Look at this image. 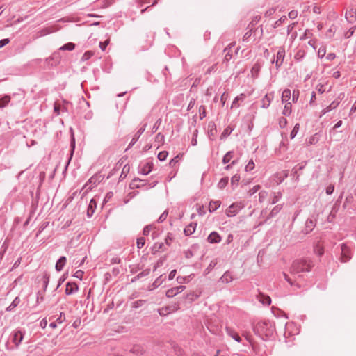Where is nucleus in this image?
Listing matches in <instances>:
<instances>
[{"label": "nucleus", "mask_w": 356, "mask_h": 356, "mask_svg": "<svg viewBox=\"0 0 356 356\" xmlns=\"http://www.w3.org/2000/svg\"><path fill=\"white\" fill-rule=\"evenodd\" d=\"M314 266L313 261L309 259H300L293 261L291 270L293 273L309 272Z\"/></svg>", "instance_id": "obj_1"}, {"label": "nucleus", "mask_w": 356, "mask_h": 356, "mask_svg": "<svg viewBox=\"0 0 356 356\" xmlns=\"http://www.w3.org/2000/svg\"><path fill=\"white\" fill-rule=\"evenodd\" d=\"M254 331L256 334L264 337L268 338L273 334L274 328L273 325L268 321L259 322L255 326Z\"/></svg>", "instance_id": "obj_2"}, {"label": "nucleus", "mask_w": 356, "mask_h": 356, "mask_svg": "<svg viewBox=\"0 0 356 356\" xmlns=\"http://www.w3.org/2000/svg\"><path fill=\"white\" fill-rule=\"evenodd\" d=\"M299 327L293 322H288L285 327V333L289 336L296 335L299 333Z\"/></svg>", "instance_id": "obj_3"}, {"label": "nucleus", "mask_w": 356, "mask_h": 356, "mask_svg": "<svg viewBox=\"0 0 356 356\" xmlns=\"http://www.w3.org/2000/svg\"><path fill=\"white\" fill-rule=\"evenodd\" d=\"M243 206L240 203H234L227 209L226 213L228 216H234L241 209Z\"/></svg>", "instance_id": "obj_4"}, {"label": "nucleus", "mask_w": 356, "mask_h": 356, "mask_svg": "<svg viewBox=\"0 0 356 356\" xmlns=\"http://www.w3.org/2000/svg\"><path fill=\"white\" fill-rule=\"evenodd\" d=\"M350 258L351 256L350 249L345 244H343L341 245V261L347 262Z\"/></svg>", "instance_id": "obj_5"}, {"label": "nucleus", "mask_w": 356, "mask_h": 356, "mask_svg": "<svg viewBox=\"0 0 356 356\" xmlns=\"http://www.w3.org/2000/svg\"><path fill=\"white\" fill-rule=\"evenodd\" d=\"M184 289H185L184 286H179L168 289L166 291V296L168 298H172V297L175 296L177 294L182 292L184 290Z\"/></svg>", "instance_id": "obj_6"}, {"label": "nucleus", "mask_w": 356, "mask_h": 356, "mask_svg": "<svg viewBox=\"0 0 356 356\" xmlns=\"http://www.w3.org/2000/svg\"><path fill=\"white\" fill-rule=\"evenodd\" d=\"M284 56H285L284 49L282 47L280 48V49L278 50V51L277 53V59L275 61L276 66L280 67L282 64L284 58Z\"/></svg>", "instance_id": "obj_7"}, {"label": "nucleus", "mask_w": 356, "mask_h": 356, "mask_svg": "<svg viewBox=\"0 0 356 356\" xmlns=\"http://www.w3.org/2000/svg\"><path fill=\"white\" fill-rule=\"evenodd\" d=\"M24 339V334L21 331H16L13 337V343L17 347Z\"/></svg>", "instance_id": "obj_8"}, {"label": "nucleus", "mask_w": 356, "mask_h": 356, "mask_svg": "<svg viewBox=\"0 0 356 356\" xmlns=\"http://www.w3.org/2000/svg\"><path fill=\"white\" fill-rule=\"evenodd\" d=\"M345 16L349 22L353 23L356 20V10L350 8L346 11Z\"/></svg>", "instance_id": "obj_9"}, {"label": "nucleus", "mask_w": 356, "mask_h": 356, "mask_svg": "<svg viewBox=\"0 0 356 356\" xmlns=\"http://www.w3.org/2000/svg\"><path fill=\"white\" fill-rule=\"evenodd\" d=\"M257 299L259 302H261L263 305H269L271 302V299L268 296H266L261 293H260L257 296Z\"/></svg>", "instance_id": "obj_10"}, {"label": "nucleus", "mask_w": 356, "mask_h": 356, "mask_svg": "<svg viewBox=\"0 0 356 356\" xmlns=\"http://www.w3.org/2000/svg\"><path fill=\"white\" fill-rule=\"evenodd\" d=\"M196 226L197 224L193 222H191L188 225H187L184 230L185 235L190 236L193 233H194L196 229Z\"/></svg>", "instance_id": "obj_11"}, {"label": "nucleus", "mask_w": 356, "mask_h": 356, "mask_svg": "<svg viewBox=\"0 0 356 356\" xmlns=\"http://www.w3.org/2000/svg\"><path fill=\"white\" fill-rule=\"evenodd\" d=\"M226 331L227 334L230 336L233 339H234L237 342L241 341V338L236 332L228 327L226 328Z\"/></svg>", "instance_id": "obj_12"}, {"label": "nucleus", "mask_w": 356, "mask_h": 356, "mask_svg": "<svg viewBox=\"0 0 356 356\" xmlns=\"http://www.w3.org/2000/svg\"><path fill=\"white\" fill-rule=\"evenodd\" d=\"M78 290V286L75 283H67L65 288V293L71 294Z\"/></svg>", "instance_id": "obj_13"}, {"label": "nucleus", "mask_w": 356, "mask_h": 356, "mask_svg": "<svg viewBox=\"0 0 356 356\" xmlns=\"http://www.w3.org/2000/svg\"><path fill=\"white\" fill-rule=\"evenodd\" d=\"M97 207V202L94 199H92L89 203L88 208V216H91L94 211L95 208Z\"/></svg>", "instance_id": "obj_14"}, {"label": "nucleus", "mask_w": 356, "mask_h": 356, "mask_svg": "<svg viewBox=\"0 0 356 356\" xmlns=\"http://www.w3.org/2000/svg\"><path fill=\"white\" fill-rule=\"evenodd\" d=\"M208 241L210 243H218L220 241V236L217 232H212L208 236Z\"/></svg>", "instance_id": "obj_15"}, {"label": "nucleus", "mask_w": 356, "mask_h": 356, "mask_svg": "<svg viewBox=\"0 0 356 356\" xmlns=\"http://www.w3.org/2000/svg\"><path fill=\"white\" fill-rule=\"evenodd\" d=\"M217 133L216 127L214 123L210 122L208 125V134L210 138L214 137Z\"/></svg>", "instance_id": "obj_16"}, {"label": "nucleus", "mask_w": 356, "mask_h": 356, "mask_svg": "<svg viewBox=\"0 0 356 356\" xmlns=\"http://www.w3.org/2000/svg\"><path fill=\"white\" fill-rule=\"evenodd\" d=\"M273 97V94L266 95L262 100V107L267 108L270 105Z\"/></svg>", "instance_id": "obj_17"}, {"label": "nucleus", "mask_w": 356, "mask_h": 356, "mask_svg": "<svg viewBox=\"0 0 356 356\" xmlns=\"http://www.w3.org/2000/svg\"><path fill=\"white\" fill-rule=\"evenodd\" d=\"M66 263V257H61L58 261L56 264V269L58 271L62 270L63 266H65Z\"/></svg>", "instance_id": "obj_18"}, {"label": "nucleus", "mask_w": 356, "mask_h": 356, "mask_svg": "<svg viewBox=\"0 0 356 356\" xmlns=\"http://www.w3.org/2000/svg\"><path fill=\"white\" fill-rule=\"evenodd\" d=\"M175 310V309L172 308V307H162L159 309V314L161 316H165L170 313H172Z\"/></svg>", "instance_id": "obj_19"}, {"label": "nucleus", "mask_w": 356, "mask_h": 356, "mask_svg": "<svg viewBox=\"0 0 356 356\" xmlns=\"http://www.w3.org/2000/svg\"><path fill=\"white\" fill-rule=\"evenodd\" d=\"M220 206V201H211L209 205V210L210 212L216 211Z\"/></svg>", "instance_id": "obj_20"}, {"label": "nucleus", "mask_w": 356, "mask_h": 356, "mask_svg": "<svg viewBox=\"0 0 356 356\" xmlns=\"http://www.w3.org/2000/svg\"><path fill=\"white\" fill-rule=\"evenodd\" d=\"M291 90L289 89H285L282 95V102H286L291 98Z\"/></svg>", "instance_id": "obj_21"}, {"label": "nucleus", "mask_w": 356, "mask_h": 356, "mask_svg": "<svg viewBox=\"0 0 356 356\" xmlns=\"http://www.w3.org/2000/svg\"><path fill=\"white\" fill-rule=\"evenodd\" d=\"M153 168V163H147L142 168L141 172L144 175L149 174Z\"/></svg>", "instance_id": "obj_22"}, {"label": "nucleus", "mask_w": 356, "mask_h": 356, "mask_svg": "<svg viewBox=\"0 0 356 356\" xmlns=\"http://www.w3.org/2000/svg\"><path fill=\"white\" fill-rule=\"evenodd\" d=\"M74 48H75V44L72 42H69V43H67V44H64L63 46H62L60 48V50H61V51H72L74 49Z\"/></svg>", "instance_id": "obj_23"}, {"label": "nucleus", "mask_w": 356, "mask_h": 356, "mask_svg": "<svg viewBox=\"0 0 356 356\" xmlns=\"http://www.w3.org/2000/svg\"><path fill=\"white\" fill-rule=\"evenodd\" d=\"M233 280V277L232 276V275L228 273V272H226L221 277V280L223 282H226V283H228L231 281H232Z\"/></svg>", "instance_id": "obj_24"}, {"label": "nucleus", "mask_w": 356, "mask_h": 356, "mask_svg": "<svg viewBox=\"0 0 356 356\" xmlns=\"http://www.w3.org/2000/svg\"><path fill=\"white\" fill-rule=\"evenodd\" d=\"M291 102H287L283 109V114L285 115H289L291 113Z\"/></svg>", "instance_id": "obj_25"}, {"label": "nucleus", "mask_w": 356, "mask_h": 356, "mask_svg": "<svg viewBox=\"0 0 356 356\" xmlns=\"http://www.w3.org/2000/svg\"><path fill=\"white\" fill-rule=\"evenodd\" d=\"M10 98L9 96H4L0 99V108L4 107L10 102Z\"/></svg>", "instance_id": "obj_26"}, {"label": "nucleus", "mask_w": 356, "mask_h": 356, "mask_svg": "<svg viewBox=\"0 0 356 356\" xmlns=\"http://www.w3.org/2000/svg\"><path fill=\"white\" fill-rule=\"evenodd\" d=\"M233 158V152H227L223 157L222 162L224 163H227L231 161V159Z\"/></svg>", "instance_id": "obj_27"}, {"label": "nucleus", "mask_w": 356, "mask_h": 356, "mask_svg": "<svg viewBox=\"0 0 356 356\" xmlns=\"http://www.w3.org/2000/svg\"><path fill=\"white\" fill-rule=\"evenodd\" d=\"M94 55V53L91 51H88L84 53L81 58L82 61H86L89 60L92 56Z\"/></svg>", "instance_id": "obj_28"}, {"label": "nucleus", "mask_w": 356, "mask_h": 356, "mask_svg": "<svg viewBox=\"0 0 356 356\" xmlns=\"http://www.w3.org/2000/svg\"><path fill=\"white\" fill-rule=\"evenodd\" d=\"M299 129H300V125H299V124H296L294 126V127H293V129L292 131L291 132V135H290V136H291V139H293V138H295V136H296L297 133H298V131H299Z\"/></svg>", "instance_id": "obj_29"}, {"label": "nucleus", "mask_w": 356, "mask_h": 356, "mask_svg": "<svg viewBox=\"0 0 356 356\" xmlns=\"http://www.w3.org/2000/svg\"><path fill=\"white\" fill-rule=\"evenodd\" d=\"M168 155V153L165 151L161 152L158 154V159L159 160L163 161H165Z\"/></svg>", "instance_id": "obj_30"}, {"label": "nucleus", "mask_w": 356, "mask_h": 356, "mask_svg": "<svg viewBox=\"0 0 356 356\" xmlns=\"http://www.w3.org/2000/svg\"><path fill=\"white\" fill-rule=\"evenodd\" d=\"M254 168V163L252 160H250L248 163L246 165L245 170V171H251Z\"/></svg>", "instance_id": "obj_31"}, {"label": "nucleus", "mask_w": 356, "mask_h": 356, "mask_svg": "<svg viewBox=\"0 0 356 356\" xmlns=\"http://www.w3.org/2000/svg\"><path fill=\"white\" fill-rule=\"evenodd\" d=\"M200 119L204 118L206 116V108L204 106H201L199 108Z\"/></svg>", "instance_id": "obj_32"}, {"label": "nucleus", "mask_w": 356, "mask_h": 356, "mask_svg": "<svg viewBox=\"0 0 356 356\" xmlns=\"http://www.w3.org/2000/svg\"><path fill=\"white\" fill-rule=\"evenodd\" d=\"M240 180V176L238 175H235L232 177L231 179V184L232 185L236 184L237 185Z\"/></svg>", "instance_id": "obj_33"}, {"label": "nucleus", "mask_w": 356, "mask_h": 356, "mask_svg": "<svg viewBox=\"0 0 356 356\" xmlns=\"http://www.w3.org/2000/svg\"><path fill=\"white\" fill-rule=\"evenodd\" d=\"M286 19V16H282V17H280L277 21L275 22V27H277L279 26H280L283 22H284Z\"/></svg>", "instance_id": "obj_34"}, {"label": "nucleus", "mask_w": 356, "mask_h": 356, "mask_svg": "<svg viewBox=\"0 0 356 356\" xmlns=\"http://www.w3.org/2000/svg\"><path fill=\"white\" fill-rule=\"evenodd\" d=\"M145 239L144 238H138L136 242L138 248H141L145 245Z\"/></svg>", "instance_id": "obj_35"}, {"label": "nucleus", "mask_w": 356, "mask_h": 356, "mask_svg": "<svg viewBox=\"0 0 356 356\" xmlns=\"http://www.w3.org/2000/svg\"><path fill=\"white\" fill-rule=\"evenodd\" d=\"M228 183L227 179H222L218 183V187L220 188H223Z\"/></svg>", "instance_id": "obj_36"}, {"label": "nucleus", "mask_w": 356, "mask_h": 356, "mask_svg": "<svg viewBox=\"0 0 356 356\" xmlns=\"http://www.w3.org/2000/svg\"><path fill=\"white\" fill-rule=\"evenodd\" d=\"M154 228L153 225H147L143 229V234L144 235H148L150 232V231Z\"/></svg>", "instance_id": "obj_37"}, {"label": "nucleus", "mask_w": 356, "mask_h": 356, "mask_svg": "<svg viewBox=\"0 0 356 356\" xmlns=\"http://www.w3.org/2000/svg\"><path fill=\"white\" fill-rule=\"evenodd\" d=\"M298 97H299V90H293V95H292L293 102H297Z\"/></svg>", "instance_id": "obj_38"}, {"label": "nucleus", "mask_w": 356, "mask_h": 356, "mask_svg": "<svg viewBox=\"0 0 356 356\" xmlns=\"http://www.w3.org/2000/svg\"><path fill=\"white\" fill-rule=\"evenodd\" d=\"M109 42H110L109 39L106 40L104 42H100L99 47L101 48V49L102 51H104L106 49V47L108 46V44H109Z\"/></svg>", "instance_id": "obj_39"}, {"label": "nucleus", "mask_w": 356, "mask_h": 356, "mask_svg": "<svg viewBox=\"0 0 356 356\" xmlns=\"http://www.w3.org/2000/svg\"><path fill=\"white\" fill-rule=\"evenodd\" d=\"M275 13V8H270L265 13V16L269 17L273 15Z\"/></svg>", "instance_id": "obj_40"}, {"label": "nucleus", "mask_w": 356, "mask_h": 356, "mask_svg": "<svg viewBox=\"0 0 356 356\" xmlns=\"http://www.w3.org/2000/svg\"><path fill=\"white\" fill-rule=\"evenodd\" d=\"M298 16V11L297 10H291L289 13V17L291 19H295Z\"/></svg>", "instance_id": "obj_41"}, {"label": "nucleus", "mask_w": 356, "mask_h": 356, "mask_svg": "<svg viewBox=\"0 0 356 356\" xmlns=\"http://www.w3.org/2000/svg\"><path fill=\"white\" fill-rule=\"evenodd\" d=\"M83 273H84L83 271L79 270L75 272L74 276L76 278L81 280L83 277Z\"/></svg>", "instance_id": "obj_42"}, {"label": "nucleus", "mask_w": 356, "mask_h": 356, "mask_svg": "<svg viewBox=\"0 0 356 356\" xmlns=\"http://www.w3.org/2000/svg\"><path fill=\"white\" fill-rule=\"evenodd\" d=\"M228 99V94L226 93V92H224L222 95H221V98H220V101H221V103L222 105L225 104V102Z\"/></svg>", "instance_id": "obj_43"}, {"label": "nucleus", "mask_w": 356, "mask_h": 356, "mask_svg": "<svg viewBox=\"0 0 356 356\" xmlns=\"http://www.w3.org/2000/svg\"><path fill=\"white\" fill-rule=\"evenodd\" d=\"M167 216H168V212L165 211H164L161 216L158 219V221L159 222H163V220H165L167 218Z\"/></svg>", "instance_id": "obj_44"}, {"label": "nucleus", "mask_w": 356, "mask_h": 356, "mask_svg": "<svg viewBox=\"0 0 356 356\" xmlns=\"http://www.w3.org/2000/svg\"><path fill=\"white\" fill-rule=\"evenodd\" d=\"M334 187L333 185H330L326 188V193L330 195L333 193Z\"/></svg>", "instance_id": "obj_45"}, {"label": "nucleus", "mask_w": 356, "mask_h": 356, "mask_svg": "<svg viewBox=\"0 0 356 356\" xmlns=\"http://www.w3.org/2000/svg\"><path fill=\"white\" fill-rule=\"evenodd\" d=\"M286 123H287V121L284 118H281L280 119L279 124L281 127H284L286 126Z\"/></svg>", "instance_id": "obj_46"}, {"label": "nucleus", "mask_w": 356, "mask_h": 356, "mask_svg": "<svg viewBox=\"0 0 356 356\" xmlns=\"http://www.w3.org/2000/svg\"><path fill=\"white\" fill-rule=\"evenodd\" d=\"M10 40L9 39H3L0 40V48H2L5 45L8 44L9 43Z\"/></svg>", "instance_id": "obj_47"}, {"label": "nucleus", "mask_w": 356, "mask_h": 356, "mask_svg": "<svg viewBox=\"0 0 356 356\" xmlns=\"http://www.w3.org/2000/svg\"><path fill=\"white\" fill-rule=\"evenodd\" d=\"M259 71V66L257 65H254L253 67L252 68V74H255L256 75L258 74Z\"/></svg>", "instance_id": "obj_48"}, {"label": "nucleus", "mask_w": 356, "mask_h": 356, "mask_svg": "<svg viewBox=\"0 0 356 356\" xmlns=\"http://www.w3.org/2000/svg\"><path fill=\"white\" fill-rule=\"evenodd\" d=\"M259 188V185L254 186L252 189L250 190L249 193L250 195H252L255 193Z\"/></svg>", "instance_id": "obj_49"}, {"label": "nucleus", "mask_w": 356, "mask_h": 356, "mask_svg": "<svg viewBox=\"0 0 356 356\" xmlns=\"http://www.w3.org/2000/svg\"><path fill=\"white\" fill-rule=\"evenodd\" d=\"M243 336L250 342L252 343V338L249 333L244 332L243 333Z\"/></svg>", "instance_id": "obj_50"}, {"label": "nucleus", "mask_w": 356, "mask_h": 356, "mask_svg": "<svg viewBox=\"0 0 356 356\" xmlns=\"http://www.w3.org/2000/svg\"><path fill=\"white\" fill-rule=\"evenodd\" d=\"M176 273H177V270H172L169 274V276H168L169 280H172L175 277V276L176 275Z\"/></svg>", "instance_id": "obj_51"}, {"label": "nucleus", "mask_w": 356, "mask_h": 356, "mask_svg": "<svg viewBox=\"0 0 356 356\" xmlns=\"http://www.w3.org/2000/svg\"><path fill=\"white\" fill-rule=\"evenodd\" d=\"M245 98V95L242 93L236 97V100H238V102L243 101Z\"/></svg>", "instance_id": "obj_52"}, {"label": "nucleus", "mask_w": 356, "mask_h": 356, "mask_svg": "<svg viewBox=\"0 0 356 356\" xmlns=\"http://www.w3.org/2000/svg\"><path fill=\"white\" fill-rule=\"evenodd\" d=\"M60 106L58 104H55L54 105V111L56 113L57 115L60 114Z\"/></svg>", "instance_id": "obj_53"}, {"label": "nucleus", "mask_w": 356, "mask_h": 356, "mask_svg": "<svg viewBox=\"0 0 356 356\" xmlns=\"http://www.w3.org/2000/svg\"><path fill=\"white\" fill-rule=\"evenodd\" d=\"M325 49H324V48H323V49H321H321H319V50H318V56H319L323 57V56L325 55Z\"/></svg>", "instance_id": "obj_54"}, {"label": "nucleus", "mask_w": 356, "mask_h": 356, "mask_svg": "<svg viewBox=\"0 0 356 356\" xmlns=\"http://www.w3.org/2000/svg\"><path fill=\"white\" fill-rule=\"evenodd\" d=\"M179 156H175L174 159H172L170 162V165H173L175 163L178 162Z\"/></svg>", "instance_id": "obj_55"}, {"label": "nucleus", "mask_w": 356, "mask_h": 356, "mask_svg": "<svg viewBox=\"0 0 356 356\" xmlns=\"http://www.w3.org/2000/svg\"><path fill=\"white\" fill-rule=\"evenodd\" d=\"M354 30L350 29L346 34L345 36L348 38L353 34Z\"/></svg>", "instance_id": "obj_56"}, {"label": "nucleus", "mask_w": 356, "mask_h": 356, "mask_svg": "<svg viewBox=\"0 0 356 356\" xmlns=\"http://www.w3.org/2000/svg\"><path fill=\"white\" fill-rule=\"evenodd\" d=\"M47 322L46 320H42L40 323V325H41V327L42 328H45V327L47 326Z\"/></svg>", "instance_id": "obj_57"}, {"label": "nucleus", "mask_w": 356, "mask_h": 356, "mask_svg": "<svg viewBox=\"0 0 356 356\" xmlns=\"http://www.w3.org/2000/svg\"><path fill=\"white\" fill-rule=\"evenodd\" d=\"M335 58V55L334 54H329L327 56L328 60H333Z\"/></svg>", "instance_id": "obj_58"}, {"label": "nucleus", "mask_w": 356, "mask_h": 356, "mask_svg": "<svg viewBox=\"0 0 356 356\" xmlns=\"http://www.w3.org/2000/svg\"><path fill=\"white\" fill-rule=\"evenodd\" d=\"M238 100H236V98L234 99L233 102H232V106L231 108H234V107H237L238 105H237V103H238Z\"/></svg>", "instance_id": "obj_59"}, {"label": "nucleus", "mask_w": 356, "mask_h": 356, "mask_svg": "<svg viewBox=\"0 0 356 356\" xmlns=\"http://www.w3.org/2000/svg\"><path fill=\"white\" fill-rule=\"evenodd\" d=\"M342 124V121H339L333 127V129H337V128H339L341 126Z\"/></svg>", "instance_id": "obj_60"}, {"label": "nucleus", "mask_w": 356, "mask_h": 356, "mask_svg": "<svg viewBox=\"0 0 356 356\" xmlns=\"http://www.w3.org/2000/svg\"><path fill=\"white\" fill-rule=\"evenodd\" d=\"M278 201V197L277 196H275L274 198L272 200V204H275Z\"/></svg>", "instance_id": "obj_61"}, {"label": "nucleus", "mask_w": 356, "mask_h": 356, "mask_svg": "<svg viewBox=\"0 0 356 356\" xmlns=\"http://www.w3.org/2000/svg\"><path fill=\"white\" fill-rule=\"evenodd\" d=\"M318 254L319 256H321L323 254V250L322 248H320L318 250Z\"/></svg>", "instance_id": "obj_62"}, {"label": "nucleus", "mask_w": 356, "mask_h": 356, "mask_svg": "<svg viewBox=\"0 0 356 356\" xmlns=\"http://www.w3.org/2000/svg\"><path fill=\"white\" fill-rule=\"evenodd\" d=\"M49 326L51 327V328H55L56 327V325L55 323H51Z\"/></svg>", "instance_id": "obj_63"}, {"label": "nucleus", "mask_w": 356, "mask_h": 356, "mask_svg": "<svg viewBox=\"0 0 356 356\" xmlns=\"http://www.w3.org/2000/svg\"><path fill=\"white\" fill-rule=\"evenodd\" d=\"M230 58H231V56H230V55H229V54H226V55H225V58L227 60H228L229 59H230Z\"/></svg>", "instance_id": "obj_64"}]
</instances>
